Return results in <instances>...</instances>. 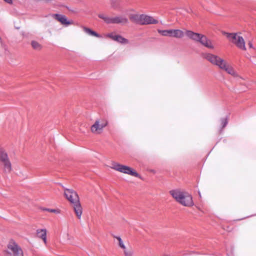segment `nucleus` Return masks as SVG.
<instances>
[{"label":"nucleus","mask_w":256,"mask_h":256,"mask_svg":"<svg viewBox=\"0 0 256 256\" xmlns=\"http://www.w3.org/2000/svg\"><path fill=\"white\" fill-rule=\"evenodd\" d=\"M170 194L178 202L183 206L191 207L194 205L192 196L186 191L176 189L170 190Z\"/></svg>","instance_id":"nucleus-1"},{"label":"nucleus","mask_w":256,"mask_h":256,"mask_svg":"<svg viewBox=\"0 0 256 256\" xmlns=\"http://www.w3.org/2000/svg\"><path fill=\"white\" fill-rule=\"evenodd\" d=\"M186 35L190 38L196 42H200L202 45L209 48H214V46L210 40L202 34L194 32L191 30H186Z\"/></svg>","instance_id":"nucleus-2"},{"label":"nucleus","mask_w":256,"mask_h":256,"mask_svg":"<svg viewBox=\"0 0 256 256\" xmlns=\"http://www.w3.org/2000/svg\"><path fill=\"white\" fill-rule=\"evenodd\" d=\"M129 18L132 22L142 25L158 23V20L145 14H131L130 15Z\"/></svg>","instance_id":"nucleus-3"},{"label":"nucleus","mask_w":256,"mask_h":256,"mask_svg":"<svg viewBox=\"0 0 256 256\" xmlns=\"http://www.w3.org/2000/svg\"><path fill=\"white\" fill-rule=\"evenodd\" d=\"M98 16L108 24H125L128 22V18L124 16H109L104 14H100L98 15Z\"/></svg>","instance_id":"nucleus-4"},{"label":"nucleus","mask_w":256,"mask_h":256,"mask_svg":"<svg viewBox=\"0 0 256 256\" xmlns=\"http://www.w3.org/2000/svg\"><path fill=\"white\" fill-rule=\"evenodd\" d=\"M5 256H24L21 248L14 240H10L4 252Z\"/></svg>","instance_id":"nucleus-5"},{"label":"nucleus","mask_w":256,"mask_h":256,"mask_svg":"<svg viewBox=\"0 0 256 256\" xmlns=\"http://www.w3.org/2000/svg\"><path fill=\"white\" fill-rule=\"evenodd\" d=\"M228 40L236 46L237 48L242 50H246L245 42L240 34L236 33H226Z\"/></svg>","instance_id":"nucleus-6"},{"label":"nucleus","mask_w":256,"mask_h":256,"mask_svg":"<svg viewBox=\"0 0 256 256\" xmlns=\"http://www.w3.org/2000/svg\"><path fill=\"white\" fill-rule=\"evenodd\" d=\"M111 168L120 172L140 178V174L134 169L130 166L122 165L118 162H112Z\"/></svg>","instance_id":"nucleus-7"},{"label":"nucleus","mask_w":256,"mask_h":256,"mask_svg":"<svg viewBox=\"0 0 256 256\" xmlns=\"http://www.w3.org/2000/svg\"><path fill=\"white\" fill-rule=\"evenodd\" d=\"M108 124V122L104 118L98 119L91 126L90 131L94 134H100L102 132L104 128Z\"/></svg>","instance_id":"nucleus-8"},{"label":"nucleus","mask_w":256,"mask_h":256,"mask_svg":"<svg viewBox=\"0 0 256 256\" xmlns=\"http://www.w3.org/2000/svg\"><path fill=\"white\" fill-rule=\"evenodd\" d=\"M0 162L4 173L9 174L12 171V164L7 154L2 151L0 153Z\"/></svg>","instance_id":"nucleus-9"},{"label":"nucleus","mask_w":256,"mask_h":256,"mask_svg":"<svg viewBox=\"0 0 256 256\" xmlns=\"http://www.w3.org/2000/svg\"><path fill=\"white\" fill-rule=\"evenodd\" d=\"M158 32L162 36H168L181 38L184 36V32L180 30H158Z\"/></svg>","instance_id":"nucleus-10"},{"label":"nucleus","mask_w":256,"mask_h":256,"mask_svg":"<svg viewBox=\"0 0 256 256\" xmlns=\"http://www.w3.org/2000/svg\"><path fill=\"white\" fill-rule=\"evenodd\" d=\"M64 195L66 198L72 204L80 200L78 194L72 189L65 188Z\"/></svg>","instance_id":"nucleus-11"},{"label":"nucleus","mask_w":256,"mask_h":256,"mask_svg":"<svg viewBox=\"0 0 256 256\" xmlns=\"http://www.w3.org/2000/svg\"><path fill=\"white\" fill-rule=\"evenodd\" d=\"M204 58L212 64L218 66L219 68H220V64H222L224 61V60L219 56L211 54H204Z\"/></svg>","instance_id":"nucleus-12"},{"label":"nucleus","mask_w":256,"mask_h":256,"mask_svg":"<svg viewBox=\"0 0 256 256\" xmlns=\"http://www.w3.org/2000/svg\"><path fill=\"white\" fill-rule=\"evenodd\" d=\"M220 68L225 70L228 74H230L234 77L238 76L237 72L234 70V68L228 64L224 60L222 64L220 65Z\"/></svg>","instance_id":"nucleus-13"},{"label":"nucleus","mask_w":256,"mask_h":256,"mask_svg":"<svg viewBox=\"0 0 256 256\" xmlns=\"http://www.w3.org/2000/svg\"><path fill=\"white\" fill-rule=\"evenodd\" d=\"M54 18L60 22L61 24L64 26H68L73 24L72 20H68L66 17L64 15L59 14H54L52 15Z\"/></svg>","instance_id":"nucleus-14"},{"label":"nucleus","mask_w":256,"mask_h":256,"mask_svg":"<svg viewBox=\"0 0 256 256\" xmlns=\"http://www.w3.org/2000/svg\"><path fill=\"white\" fill-rule=\"evenodd\" d=\"M106 36L122 44H128L129 42L128 40L120 35L115 34L113 33L108 34H107Z\"/></svg>","instance_id":"nucleus-15"},{"label":"nucleus","mask_w":256,"mask_h":256,"mask_svg":"<svg viewBox=\"0 0 256 256\" xmlns=\"http://www.w3.org/2000/svg\"><path fill=\"white\" fill-rule=\"evenodd\" d=\"M73 208L77 218L80 219L82 213V208L80 200L78 202L73 204Z\"/></svg>","instance_id":"nucleus-16"},{"label":"nucleus","mask_w":256,"mask_h":256,"mask_svg":"<svg viewBox=\"0 0 256 256\" xmlns=\"http://www.w3.org/2000/svg\"><path fill=\"white\" fill-rule=\"evenodd\" d=\"M37 236L42 238L45 244H46V229H39L36 231Z\"/></svg>","instance_id":"nucleus-17"},{"label":"nucleus","mask_w":256,"mask_h":256,"mask_svg":"<svg viewBox=\"0 0 256 256\" xmlns=\"http://www.w3.org/2000/svg\"><path fill=\"white\" fill-rule=\"evenodd\" d=\"M83 30L87 34H88L89 35H90V36L96 37V38H102V36L100 34H99L96 32L92 30H91L90 28L84 27L83 28Z\"/></svg>","instance_id":"nucleus-18"},{"label":"nucleus","mask_w":256,"mask_h":256,"mask_svg":"<svg viewBox=\"0 0 256 256\" xmlns=\"http://www.w3.org/2000/svg\"><path fill=\"white\" fill-rule=\"evenodd\" d=\"M30 44L32 48L36 50L40 51L42 48V44L36 40H32Z\"/></svg>","instance_id":"nucleus-19"},{"label":"nucleus","mask_w":256,"mask_h":256,"mask_svg":"<svg viewBox=\"0 0 256 256\" xmlns=\"http://www.w3.org/2000/svg\"><path fill=\"white\" fill-rule=\"evenodd\" d=\"M110 4L112 8L116 9L119 7L120 2L118 0H110Z\"/></svg>","instance_id":"nucleus-20"},{"label":"nucleus","mask_w":256,"mask_h":256,"mask_svg":"<svg viewBox=\"0 0 256 256\" xmlns=\"http://www.w3.org/2000/svg\"><path fill=\"white\" fill-rule=\"evenodd\" d=\"M115 238L118 240V244H119V246L122 248V249L124 250H125L126 249V247L123 243V242L122 240L121 239V238L120 237H118V236H115Z\"/></svg>","instance_id":"nucleus-21"},{"label":"nucleus","mask_w":256,"mask_h":256,"mask_svg":"<svg viewBox=\"0 0 256 256\" xmlns=\"http://www.w3.org/2000/svg\"><path fill=\"white\" fill-rule=\"evenodd\" d=\"M19 176L22 177L24 179L27 178H28V176L26 174V172L22 171L19 172L18 174Z\"/></svg>","instance_id":"nucleus-22"},{"label":"nucleus","mask_w":256,"mask_h":256,"mask_svg":"<svg viewBox=\"0 0 256 256\" xmlns=\"http://www.w3.org/2000/svg\"><path fill=\"white\" fill-rule=\"evenodd\" d=\"M227 124L226 120L224 118H222L220 120V125L222 126V128H223Z\"/></svg>","instance_id":"nucleus-23"},{"label":"nucleus","mask_w":256,"mask_h":256,"mask_svg":"<svg viewBox=\"0 0 256 256\" xmlns=\"http://www.w3.org/2000/svg\"><path fill=\"white\" fill-rule=\"evenodd\" d=\"M124 252L126 256H132V252L131 250H124Z\"/></svg>","instance_id":"nucleus-24"},{"label":"nucleus","mask_w":256,"mask_h":256,"mask_svg":"<svg viewBox=\"0 0 256 256\" xmlns=\"http://www.w3.org/2000/svg\"><path fill=\"white\" fill-rule=\"evenodd\" d=\"M46 210L50 212H54V213H59L60 211L56 209H50V208H48L46 209Z\"/></svg>","instance_id":"nucleus-25"},{"label":"nucleus","mask_w":256,"mask_h":256,"mask_svg":"<svg viewBox=\"0 0 256 256\" xmlns=\"http://www.w3.org/2000/svg\"><path fill=\"white\" fill-rule=\"evenodd\" d=\"M248 46H249V48L252 50H255V48H254V47L253 46V45H252V42L250 41H249L248 42Z\"/></svg>","instance_id":"nucleus-26"},{"label":"nucleus","mask_w":256,"mask_h":256,"mask_svg":"<svg viewBox=\"0 0 256 256\" xmlns=\"http://www.w3.org/2000/svg\"><path fill=\"white\" fill-rule=\"evenodd\" d=\"M52 0H36V1L38 2H41V1H44V2H50L51 1H52Z\"/></svg>","instance_id":"nucleus-27"},{"label":"nucleus","mask_w":256,"mask_h":256,"mask_svg":"<svg viewBox=\"0 0 256 256\" xmlns=\"http://www.w3.org/2000/svg\"><path fill=\"white\" fill-rule=\"evenodd\" d=\"M4 0L8 4H12V0Z\"/></svg>","instance_id":"nucleus-28"}]
</instances>
